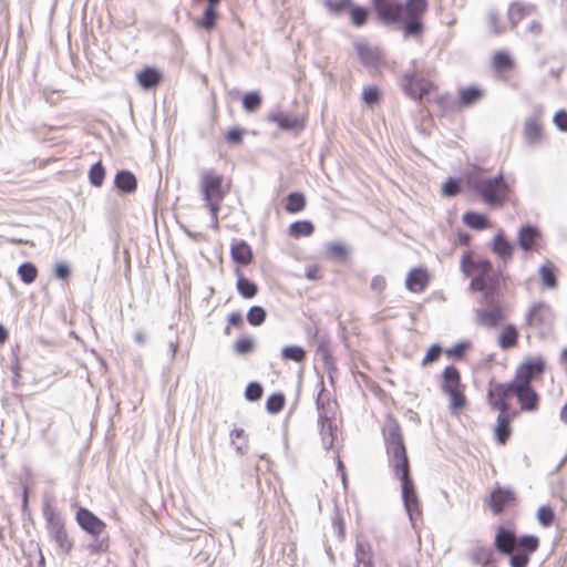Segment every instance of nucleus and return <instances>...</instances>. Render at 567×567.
I'll return each instance as SVG.
<instances>
[{"label":"nucleus","mask_w":567,"mask_h":567,"mask_svg":"<svg viewBox=\"0 0 567 567\" xmlns=\"http://www.w3.org/2000/svg\"><path fill=\"white\" fill-rule=\"evenodd\" d=\"M547 369L544 357H527L515 369L511 382L491 381L487 389V402L499 413H509V398L515 396L524 412H534L539 406V394L532 385L535 380H542Z\"/></svg>","instance_id":"f257e3e1"},{"label":"nucleus","mask_w":567,"mask_h":567,"mask_svg":"<svg viewBox=\"0 0 567 567\" xmlns=\"http://www.w3.org/2000/svg\"><path fill=\"white\" fill-rule=\"evenodd\" d=\"M379 18L385 23H400L404 37H421L424 31L423 18L429 9L427 0H372Z\"/></svg>","instance_id":"f03ea898"},{"label":"nucleus","mask_w":567,"mask_h":567,"mask_svg":"<svg viewBox=\"0 0 567 567\" xmlns=\"http://www.w3.org/2000/svg\"><path fill=\"white\" fill-rule=\"evenodd\" d=\"M462 271L471 276V288L483 296L484 302L495 305L498 302L506 277L494 271L492 262L484 258H474L472 251H466L461 260Z\"/></svg>","instance_id":"7ed1b4c3"},{"label":"nucleus","mask_w":567,"mask_h":567,"mask_svg":"<svg viewBox=\"0 0 567 567\" xmlns=\"http://www.w3.org/2000/svg\"><path fill=\"white\" fill-rule=\"evenodd\" d=\"M494 546L498 553L509 556L511 567H527L530 555L539 547V539L534 535H524L517 538L513 529L498 526Z\"/></svg>","instance_id":"20e7f679"},{"label":"nucleus","mask_w":567,"mask_h":567,"mask_svg":"<svg viewBox=\"0 0 567 567\" xmlns=\"http://www.w3.org/2000/svg\"><path fill=\"white\" fill-rule=\"evenodd\" d=\"M385 453L389 467L399 481L411 477L408 450L400 426L395 423L384 430Z\"/></svg>","instance_id":"39448f33"},{"label":"nucleus","mask_w":567,"mask_h":567,"mask_svg":"<svg viewBox=\"0 0 567 567\" xmlns=\"http://www.w3.org/2000/svg\"><path fill=\"white\" fill-rule=\"evenodd\" d=\"M230 190V183H226L224 176L213 169L200 174V192L206 206L214 220H218V214L224 198Z\"/></svg>","instance_id":"423d86ee"},{"label":"nucleus","mask_w":567,"mask_h":567,"mask_svg":"<svg viewBox=\"0 0 567 567\" xmlns=\"http://www.w3.org/2000/svg\"><path fill=\"white\" fill-rule=\"evenodd\" d=\"M471 187L483 202L492 207H499L508 200L512 189L503 175L495 177H474Z\"/></svg>","instance_id":"0eeeda50"},{"label":"nucleus","mask_w":567,"mask_h":567,"mask_svg":"<svg viewBox=\"0 0 567 567\" xmlns=\"http://www.w3.org/2000/svg\"><path fill=\"white\" fill-rule=\"evenodd\" d=\"M441 389L449 396V409L453 414L461 413L467 405L465 385L461 372L455 365H447L442 371Z\"/></svg>","instance_id":"6e6552de"},{"label":"nucleus","mask_w":567,"mask_h":567,"mask_svg":"<svg viewBox=\"0 0 567 567\" xmlns=\"http://www.w3.org/2000/svg\"><path fill=\"white\" fill-rule=\"evenodd\" d=\"M42 511L50 537L58 545L61 553L69 555L74 543L65 528L64 517L50 503H45Z\"/></svg>","instance_id":"1a4fd4ad"},{"label":"nucleus","mask_w":567,"mask_h":567,"mask_svg":"<svg viewBox=\"0 0 567 567\" xmlns=\"http://www.w3.org/2000/svg\"><path fill=\"white\" fill-rule=\"evenodd\" d=\"M403 91L413 100L421 102L423 97L437 92V85L416 73H406L403 78Z\"/></svg>","instance_id":"9d476101"},{"label":"nucleus","mask_w":567,"mask_h":567,"mask_svg":"<svg viewBox=\"0 0 567 567\" xmlns=\"http://www.w3.org/2000/svg\"><path fill=\"white\" fill-rule=\"evenodd\" d=\"M486 505L494 515H501L506 509L516 506L517 495L512 488L495 487L491 491L485 501Z\"/></svg>","instance_id":"9b49d317"},{"label":"nucleus","mask_w":567,"mask_h":567,"mask_svg":"<svg viewBox=\"0 0 567 567\" xmlns=\"http://www.w3.org/2000/svg\"><path fill=\"white\" fill-rule=\"evenodd\" d=\"M554 313L550 306L544 301L530 306L526 316V326L535 330H544L551 327Z\"/></svg>","instance_id":"f8f14e48"},{"label":"nucleus","mask_w":567,"mask_h":567,"mask_svg":"<svg viewBox=\"0 0 567 567\" xmlns=\"http://www.w3.org/2000/svg\"><path fill=\"white\" fill-rule=\"evenodd\" d=\"M404 507L411 519L419 518L422 514L421 502L415 491L412 477L400 481Z\"/></svg>","instance_id":"ddd939ff"},{"label":"nucleus","mask_w":567,"mask_h":567,"mask_svg":"<svg viewBox=\"0 0 567 567\" xmlns=\"http://www.w3.org/2000/svg\"><path fill=\"white\" fill-rule=\"evenodd\" d=\"M75 520L84 532L94 537L102 535L106 529V524L85 507L76 511Z\"/></svg>","instance_id":"4468645a"},{"label":"nucleus","mask_w":567,"mask_h":567,"mask_svg":"<svg viewBox=\"0 0 567 567\" xmlns=\"http://www.w3.org/2000/svg\"><path fill=\"white\" fill-rule=\"evenodd\" d=\"M431 282V274L424 267L412 268L405 278V287L414 293L423 292Z\"/></svg>","instance_id":"2eb2a0df"},{"label":"nucleus","mask_w":567,"mask_h":567,"mask_svg":"<svg viewBox=\"0 0 567 567\" xmlns=\"http://www.w3.org/2000/svg\"><path fill=\"white\" fill-rule=\"evenodd\" d=\"M316 404L318 411V420L336 419L338 403L331 398L323 383H321V390L318 393Z\"/></svg>","instance_id":"dca6fc26"},{"label":"nucleus","mask_w":567,"mask_h":567,"mask_svg":"<svg viewBox=\"0 0 567 567\" xmlns=\"http://www.w3.org/2000/svg\"><path fill=\"white\" fill-rule=\"evenodd\" d=\"M269 120L278 125L284 131L300 132L306 127V115H289L282 112L272 113Z\"/></svg>","instance_id":"f3484780"},{"label":"nucleus","mask_w":567,"mask_h":567,"mask_svg":"<svg viewBox=\"0 0 567 567\" xmlns=\"http://www.w3.org/2000/svg\"><path fill=\"white\" fill-rule=\"evenodd\" d=\"M202 0H193V3H199ZM207 7L203 16L195 20L196 27L204 29L208 32L214 30L219 18L218 7L221 0H206Z\"/></svg>","instance_id":"a211bd4d"},{"label":"nucleus","mask_w":567,"mask_h":567,"mask_svg":"<svg viewBox=\"0 0 567 567\" xmlns=\"http://www.w3.org/2000/svg\"><path fill=\"white\" fill-rule=\"evenodd\" d=\"M506 318L505 311L497 303L491 309H480L476 311L477 322L487 328H495Z\"/></svg>","instance_id":"6ab92c4d"},{"label":"nucleus","mask_w":567,"mask_h":567,"mask_svg":"<svg viewBox=\"0 0 567 567\" xmlns=\"http://www.w3.org/2000/svg\"><path fill=\"white\" fill-rule=\"evenodd\" d=\"M484 96V90L478 86L461 87L455 102V109L462 110L476 104Z\"/></svg>","instance_id":"aec40b11"},{"label":"nucleus","mask_w":567,"mask_h":567,"mask_svg":"<svg viewBox=\"0 0 567 567\" xmlns=\"http://www.w3.org/2000/svg\"><path fill=\"white\" fill-rule=\"evenodd\" d=\"M515 416V413H498V416L496 419V425L494 429V435L495 440L498 444L504 445L508 441V439L512 435V426L511 422L513 417Z\"/></svg>","instance_id":"412c9836"},{"label":"nucleus","mask_w":567,"mask_h":567,"mask_svg":"<svg viewBox=\"0 0 567 567\" xmlns=\"http://www.w3.org/2000/svg\"><path fill=\"white\" fill-rule=\"evenodd\" d=\"M540 233L537 227L524 226L518 231V244L524 251L536 250Z\"/></svg>","instance_id":"4be33fe9"},{"label":"nucleus","mask_w":567,"mask_h":567,"mask_svg":"<svg viewBox=\"0 0 567 567\" xmlns=\"http://www.w3.org/2000/svg\"><path fill=\"white\" fill-rule=\"evenodd\" d=\"M518 341L519 331L513 323L506 324L497 338V344L504 351L516 348L518 346Z\"/></svg>","instance_id":"5701e85b"},{"label":"nucleus","mask_w":567,"mask_h":567,"mask_svg":"<svg viewBox=\"0 0 567 567\" xmlns=\"http://www.w3.org/2000/svg\"><path fill=\"white\" fill-rule=\"evenodd\" d=\"M524 136L528 143H538L543 137V122L540 115H535L526 120L524 124Z\"/></svg>","instance_id":"b1692460"},{"label":"nucleus","mask_w":567,"mask_h":567,"mask_svg":"<svg viewBox=\"0 0 567 567\" xmlns=\"http://www.w3.org/2000/svg\"><path fill=\"white\" fill-rule=\"evenodd\" d=\"M230 255L235 262L248 265L254 259L251 247L244 240L235 241L230 248Z\"/></svg>","instance_id":"393cba45"},{"label":"nucleus","mask_w":567,"mask_h":567,"mask_svg":"<svg viewBox=\"0 0 567 567\" xmlns=\"http://www.w3.org/2000/svg\"><path fill=\"white\" fill-rule=\"evenodd\" d=\"M136 78L138 84L147 90L156 87L162 82L163 75L155 68L146 66L137 73Z\"/></svg>","instance_id":"a878e982"},{"label":"nucleus","mask_w":567,"mask_h":567,"mask_svg":"<svg viewBox=\"0 0 567 567\" xmlns=\"http://www.w3.org/2000/svg\"><path fill=\"white\" fill-rule=\"evenodd\" d=\"M318 423L322 445L326 450H330L336 440L337 426L334 424V419L318 420Z\"/></svg>","instance_id":"bb28decb"},{"label":"nucleus","mask_w":567,"mask_h":567,"mask_svg":"<svg viewBox=\"0 0 567 567\" xmlns=\"http://www.w3.org/2000/svg\"><path fill=\"white\" fill-rule=\"evenodd\" d=\"M471 560L475 565L486 567L495 563L494 550L489 546L477 545L473 548L471 553Z\"/></svg>","instance_id":"cd10ccee"},{"label":"nucleus","mask_w":567,"mask_h":567,"mask_svg":"<svg viewBox=\"0 0 567 567\" xmlns=\"http://www.w3.org/2000/svg\"><path fill=\"white\" fill-rule=\"evenodd\" d=\"M462 220L467 227L476 230H483L493 226L484 214L476 212H466Z\"/></svg>","instance_id":"c85d7f7f"},{"label":"nucleus","mask_w":567,"mask_h":567,"mask_svg":"<svg viewBox=\"0 0 567 567\" xmlns=\"http://www.w3.org/2000/svg\"><path fill=\"white\" fill-rule=\"evenodd\" d=\"M236 288L239 295L245 299H251L258 292L257 285L247 279L240 270H237Z\"/></svg>","instance_id":"c756f323"},{"label":"nucleus","mask_w":567,"mask_h":567,"mask_svg":"<svg viewBox=\"0 0 567 567\" xmlns=\"http://www.w3.org/2000/svg\"><path fill=\"white\" fill-rule=\"evenodd\" d=\"M115 186L124 193H133L136 190L137 182L133 173L121 171L115 176Z\"/></svg>","instance_id":"7c9ffc66"},{"label":"nucleus","mask_w":567,"mask_h":567,"mask_svg":"<svg viewBox=\"0 0 567 567\" xmlns=\"http://www.w3.org/2000/svg\"><path fill=\"white\" fill-rule=\"evenodd\" d=\"M360 61L368 66H377L381 62V54L378 50L368 45L360 44L357 47Z\"/></svg>","instance_id":"2f4dec72"},{"label":"nucleus","mask_w":567,"mask_h":567,"mask_svg":"<svg viewBox=\"0 0 567 567\" xmlns=\"http://www.w3.org/2000/svg\"><path fill=\"white\" fill-rule=\"evenodd\" d=\"M493 251L504 261H507L513 256V246L503 234H498L493 239Z\"/></svg>","instance_id":"473e14b6"},{"label":"nucleus","mask_w":567,"mask_h":567,"mask_svg":"<svg viewBox=\"0 0 567 567\" xmlns=\"http://www.w3.org/2000/svg\"><path fill=\"white\" fill-rule=\"evenodd\" d=\"M306 197L302 193L293 192L287 196L285 209L289 214H297L306 208Z\"/></svg>","instance_id":"72a5a7b5"},{"label":"nucleus","mask_w":567,"mask_h":567,"mask_svg":"<svg viewBox=\"0 0 567 567\" xmlns=\"http://www.w3.org/2000/svg\"><path fill=\"white\" fill-rule=\"evenodd\" d=\"M557 269L555 265L547 260L539 269V276L546 288H555L557 286Z\"/></svg>","instance_id":"f704fd0d"},{"label":"nucleus","mask_w":567,"mask_h":567,"mask_svg":"<svg viewBox=\"0 0 567 567\" xmlns=\"http://www.w3.org/2000/svg\"><path fill=\"white\" fill-rule=\"evenodd\" d=\"M355 561V567H373V554L368 544H358Z\"/></svg>","instance_id":"c9c22d12"},{"label":"nucleus","mask_w":567,"mask_h":567,"mask_svg":"<svg viewBox=\"0 0 567 567\" xmlns=\"http://www.w3.org/2000/svg\"><path fill=\"white\" fill-rule=\"evenodd\" d=\"M313 231L315 226L310 220H298L289 226V235L293 238L309 237Z\"/></svg>","instance_id":"e433bc0d"},{"label":"nucleus","mask_w":567,"mask_h":567,"mask_svg":"<svg viewBox=\"0 0 567 567\" xmlns=\"http://www.w3.org/2000/svg\"><path fill=\"white\" fill-rule=\"evenodd\" d=\"M307 358L306 350L300 346H287L281 349V359L284 361H293L302 363Z\"/></svg>","instance_id":"4c0bfd02"},{"label":"nucleus","mask_w":567,"mask_h":567,"mask_svg":"<svg viewBox=\"0 0 567 567\" xmlns=\"http://www.w3.org/2000/svg\"><path fill=\"white\" fill-rule=\"evenodd\" d=\"M350 21L354 27H362L367 23L370 11L365 7L357 6L352 2L349 9Z\"/></svg>","instance_id":"58836bf2"},{"label":"nucleus","mask_w":567,"mask_h":567,"mask_svg":"<svg viewBox=\"0 0 567 567\" xmlns=\"http://www.w3.org/2000/svg\"><path fill=\"white\" fill-rule=\"evenodd\" d=\"M492 65L496 71H505L512 70L515 63L508 52L496 51L492 58Z\"/></svg>","instance_id":"ea45409f"},{"label":"nucleus","mask_w":567,"mask_h":567,"mask_svg":"<svg viewBox=\"0 0 567 567\" xmlns=\"http://www.w3.org/2000/svg\"><path fill=\"white\" fill-rule=\"evenodd\" d=\"M18 275L22 282L30 285L38 278L39 271L32 262H24L19 266Z\"/></svg>","instance_id":"a19ab883"},{"label":"nucleus","mask_w":567,"mask_h":567,"mask_svg":"<svg viewBox=\"0 0 567 567\" xmlns=\"http://www.w3.org/2000/svg\"><path fill=\"white\" fill-rule=\"evenodd\" d=\"M266 310L260 306H252L247 312V321L254 327L261 326L266 320Z\"/></svg>","instance_id":"79ce46f5"},{"label":"nucleus","mask_w":567,"mask_h":567,"mask_svg":"<svg viewBox=\"0 0 567 567\" xmlns=\"http://www.w3.org/2000/svg\"><path fill=\"white\" fill-rule=\"evenodd\" d=\"M261 96L258 92H248L244 94L241 102L243 107L247 112H255L257 111L261 105Z\"/></svg>","instance_id":"37998d69"},{"label":"nucleus","mask_w":567,"mask_h":567,"mask_svg":"<svg viewBox=\"0 0 567 567\" xmlns=\"http://www.w3.org/2000/svg\"><path fill=\"white\" fill-rule=\"evenodd\" d=\"M231 443L236 445V450L244 454L248 447L247 435L243 429H234L230 432Z\"/></svg>","instance_id":"c03bdc74"},{"label":"nucleus","mask_w":567,"mask_h":567,"mask_svg":"<svg viewBox=\"0 0 567 567\" xmlns=\"http://www.w3.org/2000/svg\"><path fill=\"white\" fill-rule=\"evenodd\" d=\"M89 178L93 186H102L105 178V168L101 162H97L90 168Z\"/></svg>","instance_id":"a18cd8bd"},{"label":"nucleus","mask_w":567,"mask_h":567,"mask_svg":"<svg viewBox=\"0 0 567 567\" xmlns=\"http://www.w3.org/2000/svg\"><path fill=\"white\" fill-rule=\"evenodd\" d=\"M537 519L544 527H549L555 522V513L549 505H543L537 511Z\"/></svg>","instance_id":"49530a36"},{"label":"nucleus","mask_w":567,"mask_h":567,"mask_svg":"<svg viewBox=\"0 0 567 567\" xmlns=\"http://www.w3.org/2000/svg\"><path fill=\"white\" fill-rule=\"evenodd\" d=\"M382 93L380 89L375 85H369L363 89L362 100L367 105H373L379 103L381 100Z\"/></svg>","instance_id":"de8ad7c7"},{"label":"nucleus","mask_w":567,"mask_h":567,"mask_svg":"<svg viewBox=\"0 0 567 567\" xmlns=\"http://www.w3.org/2000/svg\"><path fill=\"white\" fill-rule=\"evenodd\" d=\"M526 14L527 8L524 4L519 2H514L509 6L508 17L513 24L519 23Z\"/></svg>","instance_id":"09e8293b"},{"label":"nucleus","mask_w":567,"mask_h":567,"mask_svg":"<svg viewBox=\"0 0 567 567\" xmlns=\"http://www.w3.org/2000/svg\"><path fill=\"white\" fill-rule=\"evenodd\" d=\"M351 4H352V0H326L324 1L326 8L334 14H340L343 11H349Z\"/></svg>","instance_id":"8fccbe9b"},{"label":"nucleus","mask_w":567,"mask_h":567,"mask_svg":"<svg viewBox=\"0 0 567 567\" xmlns=\"http://www.w3.org/2000/svg\"><path fill=\"white\" fill-rule=\"evenodd\" d=\"M234 349L238 354H247L255 349V341L250 337H240L234 343Z\"/></svg>","instance_id":"3c124183"},{"label":"nucleus","mask_w":567,"mask_h":567,"mask_svg":"<svg viewBox=\"0 0 567 567\" xmlns=\"http://www.w3.org/2000/svg\"><path fill=\"white\" fill-rule=\"evenodd\" d=\"M470 347H471L470 342H458L454 347L444 350V353L447 357L462 360L464 358L466 351L470 349Z\"/></svg>","instance_id":"603ef678"},{"label":"nucleus","mask_w":567,"mask_h":567,"mask_svg":"<svg viewBox=\"0 0 567 567\" xmlns=\"http://www.w3.org/2000/svg\"><path fill=\"white\" fill-rule=\"evenodd\" d=\"M435 95V103L439 105L442 114H446L452 109H455V103L451 102L450 95L446 93H433Z\"/></svg>","instance_id":"864d4df0"},{"label":"nucleus","mask_w":567,"mask_h":567,"mask_svg":"<svg viewBox=\"0 0 567 567\" xmlns=\"http://www.w3.org/2000/svg\"><path fill=\"white\" fill-rule=\"evenodd\" d=\"M285 398L280 393L271 394L267 400V410L270 413H277L284 409Z\"/></svg>","instance_id":"5fc2aeb1"},{"label":"nucleus","mask_w":567,"mask_h":567,"mask_svg":"<svg viewBox=\"0 0 567 567\" xmlns=\"http://www.w3.org/2000/svg\"><path fill=\"white\" fill-rule=\"evenodd\" d=\"M442 352L443 350L439 344H432L422 359V365L426 367L433 362H436L440 359Z\"/></svg>","instance_id":"6e6d98bb"},{"label":"nucleus","mask_w":567,"mask_h":567,"mask_svg":"<svg viewBox=\"0 0 567 567\" xmlns=\"http://www.w3.org/2000/svg\"><path fill=\"white\" fill-rule=\"evenodd\" d=\"M262 392V386L259 383L251 382L247 385L245 395L249 401H257L261 398Z\"/></svg>","instance_id":"4d7b16f0"},{"label":"nucleus","mask_w":567,"mask_h":567,"mask_svg":"<svg viewBox=\"0 0 567 567\" xmlns=\"http://www.w3.org/2000/svg\"><path fill=\"white\" fill-rule=\"evenodd\" d=\"M461 188H460V184L456 179L454 178H449L444 184H443V187H442V193L443 195L445 196H455L460 193Z\"/></svg>","instance_id":"13d9d810"},{"label":"nucleus","mask_w":567,"mask_h":567,"mask_svg":"<svg viewBox=\"0 0 567 567\" xmlns=\"http://www.w3.org/2000/svg\"><path fill=\"white\" fill-rule=\"evenodd\" d=\"M371 289L379 296H381L386 288V280L383 276L377 275L371 279Z\"/></svg>","instance_id":"bf43d9fd"},{"label":"nucleus","mask_w":567,"mask_h":567,"mask_svg":"<svg viewBox=\"0 0 567 567\" xmlns=\"http://www.w3.org/2000/svg\"><path fill=\"white\" fill-rule=\"evenodd\" d=\"M244 131L238 127H233L226 133V141L230 145H238L243 142Z\"/></svg>","instance_id":"052dcab7"},{"label":"nucleus","mask_w":567,"mask_h":567,"mask_svg":"<svg viewBox=\"0 0 567 567\" xmlns=\"http://www.w3.org/2000/svg\"><path fill=\"white\" fill-rule=\"evenodd\" d=\"M241 324H243V318H241L240 312H238V311L231 312L227 318V327H226L225 332L228 334L231 327L238 328V327H241Z\"/></svg>","instance_id":"680f3d73"},{"label":"nucleus","mask_w":567,"mask_h":567,"mask_svg":"<svg viewBox=\"0 0 567 567\" xmlns=\"http://www.w3.org/2000/svg\"><path fill=\"white\" fill-rule=\"evenodd\" d=\"M554 123L560 131L567 132V112L558 111L554 116Z\"/></svg>","instance_id":"e2e57ef3"},{"label":"nucleus","mask_w":567,"mask_h":567,"mask_svg":"<svg viewBox=\"0 0 567 567\" xmlns=\"http://www.w3.org/2000/svg\"><path fill=\"white\" fill-rule=\"evenodd\" d=\"M55 277L59 279H68L71 270L65 262H58L54 267Z\"/></svg>","instance_id":"0e129e2a"},{"label":"nucleus","mask_w":567,"mask_h":567,"mask_svg":"<svg viewBox=\"0 0 567 567\" xmlns=\"http://www.w3.org/2000/svg\"><path fill=\"white\" fill-rule=\"evenodd\" d=\"M306 277L309 280H319L321 279V269L318 265H311L306 269Z\"/></svg>","instance_id":"69168bd1"},{"label":"nucleus","mask_w":567,"mask_h":567,"mask_svg":"<svg viewBox=\"0 0 567 567\" xmlns=\"http://www.w3.org/2000/svg\"><path fill=\"white\" fill-rule=\"evenodd\" d=\"M528 31L534 35H539L543 32V25L538 21H533L528 27Z\"/></svg>","instance_id":"338daca9"},{"label":"nucleus","mask_w":567,"mask_h":567,"mask_svg":"<svg viewBox=\"0 0 567 567\" xmlns=\"http://www.w3.org/2000/svg\"><path fill=\"white\" fill-rule=\"evenodd\" d=\"M330 251L337 256L343 257L347 254L346 248L342 245L333 244L330 246Z\"/></svg>","instance_id":"774afa93"}]
</instances>
